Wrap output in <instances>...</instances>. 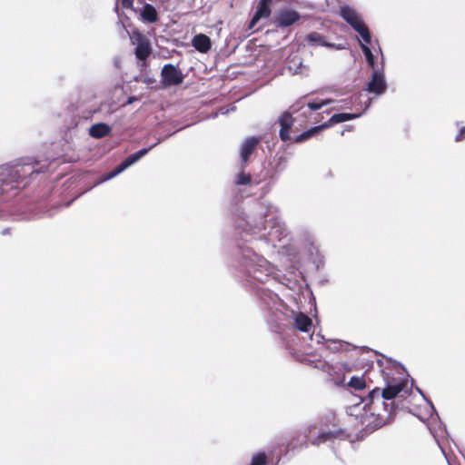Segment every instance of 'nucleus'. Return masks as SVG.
Segmentation results:
<instances>
[{
    "mask_svg": "<svg viewBox=\"0 0 465 465\" xmlns=\"http://www.w3.org/2000/svg\"><path fill=\"white\" fill-rule=\"evenodd\" d=\"M278 208L267 200L254 201L246 218L243 232L252 234L250 240L244 242H257L262 249L276 247L278 242H285L290 239V231L285 223L276 213Z\"/></svg>",
    "mask_w": 465,
    "mask_h": 465,
    "instance_id": "f257e3e1",
    "label": "nucleus"
},
{
    "mask_svg": "<svg viewBox=\"0 0 465 465\" xmlns=\"http://www.w3.org/2000/svg\"><path fill=\"white\" fill-rule=\"evenodd\" d=\"M232 273L244 285L254 287L255 282H265L276 279L275 268L264 257L255 253L252 247L238 243L230 262Z\"/></svg>",
    "mask_w": 465,
    "mask_h": 465,
    "instance_id": "f03ea898",
    "label": "nucleus"
},
{
    "mask_svg": "<svg viewBox=\"0 0 465 465\" xmlns=\"http://www.w3.org/2000/svg\"><path fill=\"white\" fill-rule=\"evenodd\" d=\"M410 394L407 380H401L397 383L388 381L384 389L376 387L371 390L365 399L362 410L364 414L361 416V422L369 430H375L385 424L384 419L381 414H375L371 411L377 410V405L381 404L384 411L388 413L387 419H391L395 413V405L393 402L388 403L385 401H391L397 396L406 397Z\"/></svg>",
    "mask_w": 465,
    "mask_h": 465,
    "instance_id": "7ed1b4c3",
    "label": "nucleus"
},
{
    "mask_svg": "<svg viewBox=\"0 0 465 465\" xmlns=\"http://www.w3.org/2000/svg\"><path fill=\"white\" fill-rule=\"evenodd\" d=\"M339 14L341 17L361 35L364 42L363 44L368 45L371 41V35L368 26L361 21L356 9L348 5H344L340 6Z\"/></svg>",
    "mask_w": 465,
    "mask_h": 465,
    "instance_id": "20e7f679",
    "label": "nucleus"
},
{
    "mask_svg": "<svg viewBox=\"0 0 465 465\" xmlns=\"http://www.w3.org/2000/svg\"><path fill=\"white\" fill-rule=\"evenodd\" d=\"M256 295L262 309L268 311V313L272 315L275 322L281 321L283 312L278 308V306L282 305L279 296L272 291L262 287L256 289Z\"/></svg>",
    "mask_w": 465,
    "mask_h": 465,
    "instance_id": "39448f33",
    "label": "nucleus"
},
{
    "mask_svg": "<svg viewBox=\"0 0 465 465\" xmlns=\"http://www.w3.org/2000/svg\"><path fill=\"white\" fill-rule=\"evenodd\" d=\"M282 317H284L287 322H282V320L276 322L279 327H283L290 324L293 329L306 333L310 332L312 328V319L304 312H296L293 310L285 309V312H283Z\"/></svg>",
    "mask_w": 465,
    "mask_h": 465,
    "instance_id": "423d86ee",
    "label": "nucleus"
},
{
    "mask_svg": "<svg viewBox=\"0 0 465 465\" xmlns=\"http://www.w3.org/2000/svg\"><path fill=\"white\" fill-rule=\"evenodd\" d=\"M159 143H161V140L159 139L157 143L152 144L149 147L142 148L139 151L131 153L128 155L120 164H118L114 170H112L108 174L105 180L112 179L115 177L116 175L123 173L124 170H126L128 167L132 166L135 163H137L141 158H143L144 155H146L153 147H155Z\"/></svg>",
    "mask_w": 465,
    "mask_h": 465,
    "instance_id": "0eeeda50",
    "label": "nucleus"
},
{
    "mask_svg": "<svg viewBox=\"0 0 465 465\" xmlns=\"http://www.w3.org/2000/svg\"><path fill=\"white\" fill-rule=\"evenodd\" d=\"M388 88L383 67L372 70L371 79L366 84L365 91L376 96L382 95Z\"/></svg>",
    "mask_w": 465,
    "mask_h": 465,
    "instance_id": "6e6552de",
    "label": "nucleus"
},
{
    "mask_svg": "<svg viewBox=\"0 0 465 465\" xmlns=\"http://www.w3.org/2000/svg\"><path fill=\"white\" fill-rule=\"evenodd\" d=\"M162 84L165 86L179 85L183 82L184 76L180 69L173 64H166L161 72Z\"/></svg>",
    "mask_w": 465,
    "mask_h": 465,
    "instance_id": "1a4fd4ad",
    "label": "nucleus"
},
{
    "mask_svg": "<svg viewBox=\"0 0 465 465\" xmlns=\"http://www.w3.org/2000/svg\"><path fill=\"white\" fill-rule=\"evenodd\" d=\"M301 19V15L291 8H282L278 11L273 19V24L278 28H285L294 25Z\"/></svg>",
    "mask_w": 465,
    "mask_h": 465,
    "instance_id": "9d476101",
    "label": "nucleus"
},
{
    "mask_svg": "<svg viewBox=\"0 0 465 465\" xmlns=\"http://www.w3.org/2000/svg\"><path fill=\"white\" fill-rule=\"evenodd\" d=\"M345 438V432L341 429H336L327 431H321L318 436L311 440L312 445H320L322 443L330 442L334 443L336 440H342Z\"/></svg>",
    "mask_w": 465,
    "mask_h": 465,
    "instance_id": "9b49d317",
    "label": "nucleus"
},
{
    "mask_svg": "<svg viewBox=\"0 0 465 465\" xmlns=\"http://www.w3.org/2000/svg\"><path fill=\"white\" fill-rule=\"evenodd\" d=\"M306 40L311 46H325L336 50H343L345 46L342 44H333L326 41L325 36L318 32H312L306 35Z\"/></svg>",
    "mask_w": 465,
    "mask_h": 465,
    "instance_id": "f8f14e48",
    "label": "nucleus"
},
{
    "mask_svg": "<svg viewBox=\"0 0 465 465\" xmlns=\"http://www.w3.org/2000/svg\"><path fill=\"white\" fill-rule=\"evenodd\" d=\"M261 138L257 136H250L246 138L241 145L240 156L242 162V168H244L249 157L260 143Z\"/></svg>",
    "mask_w": 465,
    "mask_h": 465,
    "instance_id": "ddd939ff",
    "label": "nucleus"
},
{
    "mask_svg": "<svg viewBox=\"0 0 465 465\" xmlns=\"http://www.w3.org/2000/svg\"><path fill=\"white\" fill-rule=\"evenodd\" d=\"M286 64L288 71L293 75H304L308 73L307 66L303 64L302 58L298 54L289 55Z\"/></svg>",
    "mask_w": 465,
    "mask_h": 465,
    "instance_id": "4468645a",
    "label": "nucleus"
},
{
    "mask_svg": "<svg viewBox=\"0 0 465 465\" xmlns=\"http://www.w3.org/2000/svg\"><path fill=\"white\" fill-rule=\"evenodd\" d=\"M135 38L136 47L134 50V54L136 58L139 60L147 59L152 53V49L148 39L141 34H137Z\"/></svg>",
    "mask_w": 465,
    "mask_h": 465,
    "instance_id": "2eb2a0df",
    "label": "nucleus"
},
{
    "mask_svg": "<svg viewBox=\"0 0 465 465\" xmlns=\"http://www.w3.org/2000/svg\"><path fill=\"white\" fill-rule=\"evenodd\" d=\"M39 170L35 168V165L32 163H24L15 165L12 171L11 175L16 181L23 180L24 178L34 174L35 173H39Z\"/></svg>",
    "mask_w": 465,
    "mask_h": 465,
    "instance_id": "dca6fc26",
    "label": "nucleus"
},
{
    "mask_svg": "<svg viewBox=\"0 0 465 465\" xmlns=\"http://www.w3.org/2000/svg\"><path fill=\"white\" fill-rule=\"evenodd\" d=\"M192 45L200 53H207L212 47V42L209 36L203 34H198L192 39Z\"/></svg>",
    "mask_w": 465,
    "mask_h": 465,
    "instance_id": "f3484780",
    "label": "nucleus"
},
{
    "mask_svg": "<svg viewBox=\"0 0 465 465\" xmlns=\"http://www.w3.org/2000/svg\"><path fill=\"white\" fill-rule=\"evenodd\" d=\"M361 115V114H350V113L334 114L327 122L323 123L322 124H327V128H329L331 125H333L334 124L356 119V118H359Z\"/></svg>",
    "mask_w": 465,
    "mask_h": 465,
    "instance_id": "a211bd4d",
    "label": "nucleus"
},
{
    "mask_svg": "<svg viewBox=\"0 0 465 465\" xmlns=\"http://www.w3.org/2000/svg\"><path fill=\"white\" fill-rule=\"evenodd\" d=\"M325 129H327V124H320L313 126L297 135L294 138V142L297 143H303L312 138V136H315L316 134H320L322 130Z\"/></svg>",
    "mask_w": 465,
    "mask_h": 465,
    "instance_id": "6ab92c4d",
    "label": "nucleus"
},
{
    "mask_svg": "<svg viewBox=\"0 0 465 465\" xmlns=\"http://www.w3.org/2000/svg\"><path fill=\"white\" fill-rule=\"evenodd\" d=\"M111 132V127L104 123H97L93 124L89 129V134L90 136L94 138H103L109 134Z\"/></svg>",
    "mask_w": 465,
    "mask_h": 465,
    "instance_id": "aec40b11",
    "label": "nucleus"
},
{
    "mask_svg": "<svg viewBox=\"0 0 465 465\" xmlns=\"http://www.w3.org/2000/svg\"><path fill=\"white\" fill-rule=\"evenodd\" d=\"M142 18L148 23H156L158 21V13L155 7L151 4H145L141 11Z\"/></svg>",
    "mask_w": 465,
    "mask_h": 465,
    "instance_id": "412c9836",
    "label": "nucleus"
},
{
    "mask_svg": "<svg viewBox=\"0 0 465 465\" xmlns=\"http://www.w3.org/2000/svg\"><path fill=\"white\" fill-rule=\"evenodd\" d=\"M271 4L272 0H260L254 12L256 16L261 19L268 18L272 13Z\"/></svg>",
    "mask_w": 465,
    "mask_h": 465,
    "instance_id": "4be33fe9",
    "label": "nucleus"
},
{
    "mask_svg": "<svg viewBox=\"0 0 465 465\" xmlns=\"http://www.w3.org/2000/svg\"><path fill=\"white\" fill-rule=\"evenodd\" d=\"M360 46H361V49L365 56L368 65L370 67H371L372 70L376 69L375 68V64H376L375 57H374L371 48L367 45H364V44H361Z\"/></svg>",
    "mask_w": 465,
    "mask_h": 465,
    "instance_id": "5701e85b",
    "label": "nucleus"
},
{
    "mask_svg": "<svg viewBox=\"0 0 465 465\" xmlns=\"http://www.w3.org/2000/svg\"><path fill=\"white\" fill-rule=\"evenodd\" d=\"M279 124L281 127L285 128H292L293 124V118L292 117V114L288 112H284L280 117H279Z\"/></svg>",
    "mask_w": 465,
    "mask_h": 465,
    "instance_id": "b1692460",
    "label": "nucleus"
},
{
    "mask_svg": "<svg viewBox=\"0 0 465 465\" xmlns=\"http://www.w3.org/2000/svg\"><path fill=\"white\" fill-rule=\"evenodd\" d=\"M266 463L267 456L265 452L261 451L252 456L250 465H266Z\"/></svg>",
    "mask_w": 465,
    "mask_h": 465,
    "instance_id": "393cba45",
    "label": "nucleus"
},
{
    "mask_svg": "<svg viewBox=\"0 0 465 465\" xmlns=\"http://www.w3.org/2000/svg\"><path fill=\"white\" fill-rule=\"evenodd\" d=\"M349 386L355 390H362L365 387V381L361 377L352 376L349 381Z\"/></svg>",
    "mask_w": 465,
    "mask_h": 465,
    "instance_id": "a878e982",
    "label": "nucleus"
},
{
    "mask_svg": "<svg viewBox=\"0 0 465 465\" xmlns=\"http://www.w3.org/2000/svg\"><path fill=\"white\" fill-rule=\"evenodd\" d=\"M331 103H332L331 99H325L320 103L315 102V101H311L307 104V106L312 111H317V110L321 109L322 106L330 104Z\"/></svg>",
    "mask_w": 465,
    "mask_h": 465,
    "instance_id": "bb28decb",
    "label": "nucleus"
},
{
    "mask_svg": "<svg viewBox=\"0 0 465 465\" xmlns=\"http://www.w3.org/2000/svg\"><path fill=\"white\" fill-rule=\"evenodd\" d=\"M235 183L238 185H246L251 183V175L248 173H245L243 172H241L237 177Z\"/></svg>",
    "mask_w": 465,
    "mask_h": 465,
    "instance_id": "cd10ccee",
    "label": "nucleus"
},
{
    "mask_svg": "<svg viewBox=\"0 0 465 465\" xmlns=\"http://www.w3.org/2000/svg\"><path fill=\"white\" fill-rule=\"evenodd\" d=\"M341 344V341H337V340L326 341V348L333 352L339 351Z\"/></svg>",
    "mask_w": 465,
    "mask_h": 465,
    "instance_id": "c85d7f7f",
    "label": "nucleus"
},
{
    "mask_svg": "<svg viewBox=\"0 0 465 465\" xmlns=\"http://www.w3.org/2000/svg\"><path fill=\"white\" fill-rule=\"evenodd\" d=\"M290 130L291 128L281 127L280 137L283 142H286L290 139Z\"/></svg>",
    "mask_w": 465,
    "mask_h": 465,
    "instance_id": "c756f323",
    "label": "nucleus"
},
{
    "mask_svg": "<svg viewBox=\"0 0 465 465\" xmlns=\"http://www.w3.org/2000/svg\"><path fill=\"white\" fill-rule=\"evenodd\" d=\"M416 391H417L421 395V397H422V398H423V399H424V400L429 403V405H430V408H431L432 412H433L437 417H439V415H438V413H437V411H436V409H435L434 405L432 404V402H431L429 399H427V398H426V396H425V394L423 393V391H422L420 388H418V387L416 388Z\"/></svg>",
    "mask_w": 465,
    "mask_h": 465,
    "instance_id": "7c9ffc66",
    "label": "nucleus"
},
{
    "mask_svg": "<svg viewBox=\"0 0 465 465\" xmlns=\"http://www.w3.org/2000/svg\"><path fill=\"white\" fill-rule=\"evenodd\" d=\"M261 20L260 17H257L255 14H253L249 25H248V29L249 30H252L254 28V26L256 25V24Z\"/></svg>",
    "mask_w": 465,
    "mask_h": 465,
    "instance_id": "2f4dec72",
    "label": "nucleus"
},
{
    "mask_svg": "<svg viewBox=\"0 0 465 465\" xmlns=\"http://www.w3.org/2000/svg\"><path fill=\"white\" fill-rule=\"evenodd\" d=\"M465 138V126L461 127L459 134L455 136V141L460 142Z\"/></svg>",
    "mask_w": 465,
    "mask_h": 465,
    "instance_id": "473e14b6",
    "label": "nucleus"
},
{
    "mask_svg": "<svg viewBox=\"0 0 465 465\" xmlns=\"http://www.w3.org/2000/svg\"><path fill=\"white\" fill-rule=\"evenodd\" d=\"M134 0H122V5L124 8L131 9L133 8Z\"/></svg>",
    "mask_w": 465,
    "mask_h": 465,
    "instance_id": "72a5a7b5",
    "label": "nucleus"
},
{
    "mask_svg": "<svg viewBox=\"0 0 465 465\" xmlns=\"http://www.w3.org/2000/svg\"><path fill=\"white\" fill-rule=\"evenodd\" d=\"M311 339L315 340L317 343H322L324 340V337L322 334L317 333L316 335H312Z\"/></svg>",
    "mask_w": 465,
    "mask_h": 465,
    "instance_id": "f704fd0d",
    "label": "nucleus"
},
{
    "mask_svg": "<svg viewBox=\"0 0 465 465\" xmlns=\"http://www.w3.org/2000/svg\"><path fill=\"white\" fill-rule=\"evenodd\" d=\"M371 103H372V99L368 98L367 101L365 102L364 111H366L367 109H369L371 107Z\"/></svg>",
    "mask_w": 465,
    "mask_h": 465,
    "instance_id": "c9c22d12",
    "label": "nucleus"
},
{
    "mask_svg": "<svg viewBox=\"0 0 465 465\" xmlns=\"http://www.w3.org/2000/svg\"><path fill=\"white\" fill-rule=\"evenodd\" d=\"M135 100H136L135 96H130V97H128V104H132Z\"/></svg>",
    "mask_w": 465,
    "mask_h": 465,
    "instance_id": "e433bc0d",
    "label": "nucleus"
},
{
    "mask_svg": "<svg viewBox=\"0 0 465 465\" xmlns=\"http://www.w3.org/2000/svg\"><path fill=\"white\" fill-rule=\"evenodd\" d=\"M312 426H310V427L308 428L309 432H312Z\"/></svg>",
    "mask_w": 465,
    "mask_h": 465,
    "instance_id": "4c0bfd02",
    "label": "nucleus"
}]
</instances>
